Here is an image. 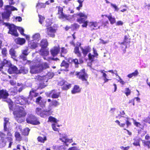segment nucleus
Returning a JSON list of instances; mask_svg holds the SVG:
<instances>
[{
    "label": "nucleus",
    "instance_id": "5",
    "mask_svg": "<svg viewBox=\"0 0 150 150\" xmlns=\"http://www.w3.org/2000/svg\"><path fill=\"white\" fill-rule=\"evenodd\" d=\"M5 10L6 11H5L2 14V17L4 19H6L8 20L9 19V17L11 13V11L17 10V9L13 6L9 5H6L5 6Z\"/></svg>",
    "mask_w": 150,
    "mask_h": 150
},
{
    "label": "nucleus",
    "instance_id": "34",
    "mask_svg": "<svg viewBox=\"0 0 150 150\" xmlns=\"http://www.w3.org/2000/svg\"><path fill=\"white\" fill-rule=\"evenodd\" d=\"M60 125L57 124V123H54L52 125V127L53 129L55 131H59V129L57 127H59Z\"/></svg>",
    "mask_w": 150,
    "mask_h": 150
},
{
    "label": "nucleus",
    "instance_id": "58",
    "mask_svg": "<svg viewBox=\"0 0 150 150\" xmlns=\"http://www.w3.org/2000/svg\"><path fill=\"white\" fill-rule=\"evenodd\" d=\"M46 24H45V25L47 27L51 25L52 24V22L49 19L47 20L46 21Z\"/></svg>",
    "mask_w": 150,
    "mask_h": 150
},
{
    "label": "nucleus",
    "instance_id": "46",
    "mask_svg": "<svg viewBox=\"0 0 150 150\" xmlns=\"http://www.w3.org/2000/svg\"><path fill=\"white\" fill-rule=\"evenodd\" d=\"M115 122L118 125L121 127H124L125 125V123H122L119 120H117L115 121Z\"/></svg>",
    "mask_w": 150,
    "mask_h": 150
},
{
    "label": "nucleus",
    "instance_id": "19",
    "mask_svg": "<svg viewBox=\"0 0 150 150\" xmlns=\"http://www.w3.org/2000/svg\"><path fill=\"white\" fill-rule=\"evenodd\" d=\"M60 50V47L59 46L54 47L51 50V53L53 56H56Z\"/></svg>",
    "mask_w": 150,
    "mask_h": 150
},
{
    "label": "nucleus",
    "instance_id": "15",
    "mask_svg": "<svg viewBox=\"0 0 150 150\" xmlns=\"http://www.w3.org/2000/svg\"><path fill=\"white\" fill-rule=\"evenodd\" d=\"M42 98L41 96L38 97L36 98L35 102L38 104H40L41 107L42 108L45 107L46 101H42Z\"/></svg>",
    "mask_w": 150,
    "mask_h": 150
},
{
    "label": "nucleus",
    "instance_id": "57",
    "mask_svg": "<svg viewBox=\"0 0 150 150\" xmlns=\"http://www.w3.org/2000/svg\"><path fill=\"white\" fill-rule=\"evenodd\" d=\"M100 41L99 42V43L100 44H105L106 43H108L109 42L108 40H105L104 41L102 39H100Z\"/></svg>",
    "mask_w": 150,
    "mask_h": 150
},
{
    "label": "nucleus",
    "instance_id": "17",
    "mask_svg": "<svg viewBox=\"0 0 150 150\" xmlns=\"http://www.w3.org/2000/svg\"><path fill=\"white\" fill-rule=\"evenodd\" d=\"M56 30L52 27L47 28V33L48 35L50 37L53 38L54 37V33Z\"/></svg>",
    "mask_w": 150,
    "mask_h": 150
},
{
    "label": "nucleus",
    "instance_id": "6",
    "mask_svg": "<svg viewBox=\"0 0 150 150\" xmlns=\"http://www.w3.org/2000/svg\"><path fill=\"white\" fill-rule=\"evenodd\" d=\"M59 103L55 100H53L49 103L47 108L46 109V110L45 111L46 114L47 115H51L52 112V110L53 108L57 107L59 105Z\"/></svg>",
    "mask_w": 150,
    "mask_h": 150
},
{
    "label": "nucleus",
    "instance_id": "3",
    "mask_svg": "<svg viewBox=\"0 0 150 150\" xmlns=\"http://www.w3.org/2000/svg\"><path fill=\"white\" fill-rule=\"evenodd\" d=\"M49 67L48 64L46 62L38 64L34 62L33 64L31 66L30 72L33 74L38 73Z\"/></svg>",
    "mask_w": 150,
    "mask_h": 150
},
{
    "label": "nucleus",
    "instance_id": "35",
    "mask_svg": "<svg viewBox=\"0 0 150 150\" xmlns=\"http://www.w3.org/2000/svg\"><path fill=\"white\" fill-rule=\"evenodd\" d=\"M33 40H36L38 41L40 39V35L39 33H36L32 36Z\"/></svg>",
    "mask_w": 150,
    "mask_h": 150
},
{
    "label": "nucleus",
    "instance_id": "64",
    "mask_svg": "<svg viewBox=\"0 0 150 150\" xmlns=\"http://www.w3.org/2000/svg\"><path fill=\"white\" fill-rule=\"evenodd\" d=\"M123 23L121 21H117L116 23L117 25H122L123 24Z\"/></svg>",
    "mask_w": 150,
    "mask_h": 150
},
{
    "label": "nucleus",
    "instance_id": "8",
    "mask_svg": "<svg viewBox=\"0 0 150 150\" xmlns=\"http://www.w3.org/2000/svg\"><path fill=\"white\" fill-rule=\"evenodd\" d=\"M26 120L27 123L33 125H37L40 124L36 117L32 114H28Z\"/></svg>",
    "mask_w": 150,
    "mask_h": 150
},
{
    "label": "nucleus",
    "instance_id": "37",
    "mask_svg": "<svg viewBox=\"0 0 150 150\" xmlns=\"http://www.w3.org/2000/svg\"><path fill=\"white\" fill-rule=\"evenodd\" d=\"M74 52L79 57L81 56V54L79 51V48L78 47H76L74 48Z\"/></svg>",
    "mask_w": 150,
    "mask_h": 150
},
{
    "label": "nucleus",
    "instance_id": "24",
    "mask_svg": "<svg viewBox=\"0 0 150 150\" xmlns=\"http://www.w3.org/2000/svg\"><path fill=\"white\" fill-rule=\"evenodd\" d=\"M15 41L17 44L22 45L25 43V40L23 38H18L15 40Z\"/></svg>",
    "mask_w": 150,
    "mask_h": 150
},
{
    "label": "nucleus",
    "instance_id": "40",
    "mask_svg": "<svg viewBox=\"0 0 150 150\" xmlns=\"http://www.w3.org/2000/svg\"><path fill=\"white\" fill-rule=\"evenodd\" d=\"M35 79L38 80V81H42L44 82H47V81H45L44 77V76H41L39 75H38L37 76H36L35 77Z\"/></svg>",
    "mask_w": 150,
    "mask_h": 150
},
{
    "label": "nucleus",
    "instance_id": "39",
    "mask_svg": "<svg viewBox=\"0 0 150 150\" xmlns=\"http://www.w3.org/2000/svg\"><path fill=\"white\" fill-rule=\"evenodd\" d=\"M61 67H64L65 69L69 67V64L64 61H63L61 64Z\"/></svg>",
    "mask_w": 150,
    "mask_h": 150
},
{
    "label": "nucleus",
    "instance_id": "47",
    "mask_svg": "<svg viewBox=\"0 0 150 150\" xmlns=\"http://www.w3.org/2000/svg\"><path fill=\"white\" fill-rule=\"evenodd\" d=\"M143 143L144 144V145L146 146H147L148 149H149L150 146V141H145V140H143L142 141Z\"/></svg>",
    "mask_w": 150,
    "mask_h": 150
},
{
    "label": "nucleus",
    "instance_id": "60",
    "mask_svg": "<svg viewBox=\"0 0 150 150\" xmlns=\"http://www.w3.org/2000/svg\"><path fill=\"white\" fill-rule=\"evenodd\" d=\"M93 54H94V55L96 57H97L98 55V54L96 50L94 48H93Z\"/></svg>",
    "mask_w": 150,
    "mask_h": 150
},
{
    "label": "nucleus",
    "instance_id": "23",
    "mask_svg": "<svg viewBox=\"0 0 150 150\" xmlns=\"http://www.w3.org/2000/svg\"><path fill=\"white\" fill-rule=\"evenodd\" d=\"M40 54L42 56H47L49 53V51L44 48H41L40 51Z\"/></svg>",
    "mask_w": 150,
    "mask_h": 150
},
{
    "label": "nucleus",
    "instance_id": "14",
    "mask_svg": "<svg viewBox=\"0 0 150 150\" xmlns=\"http://www.w3.org/2000/svg\"><path fill=\"white\" fill-rule=\"evenodd\" d=\"M4 128L5 132H7V134L9 136H11V133L8 132V129L7 127V126H9L10 123L9 122V119L8 118H4Z\"/></svg>",
    "mask_w": 150,
    "mask_h": 150
},
{
    "label": "nucleus",
    "instance_id": "2",
    "mask_svg": "<svg viewBox=\"0 0 150 150\" xmlns=\"http://www.w3.org/2000/svg\"><path fill=\"white\" fill-rule=\"evenodd\" d=\"M36 90L33 89L30 91L28 97H25L23 96H17L14 98L15 103L19 104L21 105L24 104L29 105L30 103V101L33 97L37 96L38 93H36Z\"/></svg>",
    "mask_w": 150,
    "mask_h": 150
},
{
    "label": "nucleus",
    "instance_id": "38",
    "mask_svg": "<svg viewBox=\"0 0 150 150\" xmlns=\"http://www.w3.org/2000/svg\"><path fill=\"white\" fill-rule=\"evenodd\" d=\"M22 54H23L27 56L29 53L28 51V47H25L21 51Z\"/></svg>",
    "mask_w": 150,
    "mask_h": 150
},
{
    "label": "nucleus",
    "instance_id": "7",
    "mask_svg": "<svg viewBox=\"0 0 150 150\" xmlns=\"http://www.w3.org/2000/svg\"><path fill=\"white\" fill-rule=\"evenodd\" d=\"M77 15L79 17L77 18V21L80 23H83L82 25L83 27H86L88 24V22L86 21L87 18V16L82 13H78Z\"/></svg>",
    "mask_w": 150,
    "mask_h": 150
},
{
    "label": "nucleus",
    "instance_id": "61",
    "mask_svg": "<svg viewBox=\"0 0 150 150\" xmlns=\"http://www.w3.org/2000/svg\"><path fill=\"white\" fill-rule=\"evenodd\" d=\"M22 148L23 149L25 150V147L24 146H21V145H18L17 146V148L18 149H21V148Z\"/></svg>",
    "mask_w": 150,
    "mask_h": 150
},
{
    "label": "nucleus",
    "instance_id": "53",
    "mask_svg": "<svg viewBox=\"0 0 150 150\" xmlns=\"http://www.w3.org/2000/svg\"><path fill=\"white\" fill-rule=\"evenodd\" d=\"M99 71L103 74L102 76H103V77L104 78L106 77L107 76V75L104 72H107V71H105L104 70H100Z\"/></svg>",
    "mask_w": 150,
    "mask_h": 150
},
{
    "label": "nucleus",
    "instance_id": "32",
    "mask_svg": "<svg viewBox=\"0 0 150 150\" xmlns=\"http://www.w3.org/2000/svg\"><path fill=\"white\" fill-rule=\"evenodd\" d=\"M106 17H107L110 22V23L113 24L115 22V19L114 18L112 17L111 14L109 16L105 15Z\"/></svg>",
    "mask_w": 150,
    "mask_h": 150
},
{
    "label": "nucleus",
    "instance_id": "49",
    "mask_svg": "<svg viewBox=\"0 0 150 150\" xmlns=\"http://www.w3.org/2000/svg\"><path fill=\"white\" fill-rule=\"evenodd\" d=\"M67 52V51L66 49H65L64 47H62L61 49V57H64V56L63 54H65Z\"/></svg>",
    "mask_w": 150,
    "mask_h": 150
},
{
    "label": "nucleus",
    "instance_id": "42",
    "mask_svg": "<svg viewBox=\"0 0 150 150\" xmlns=\"http://www.w3.org/2000/svg\"><path fill=\"white\" fill-rule=\"evenodd\" d=\"M9 54L12 58H14L16 57L15 51L13 49H11L9 51Z\"/></svg>",
    "mask_w": 150,
    "mask_h": 150
},
{
    "label": "nucleus",
    "instance_id": "16",
    "mask_svg": "<svg viewBox=\"0 0 150 150\" xmlns=\"http://www.w3.org/2000/svg\"><path fill=\"white\" fill-rule=\"evenodd\" d=\"M80 48L84 57H85L88 53L90 52L91 51V48L89 46H85L84 48L80 47Z\"/></svg>",
    "mask_w": 150,
    "mask_h": 150
},
{
    "label": "nucleus",
    "instance_id": "59",
    "mask_svg": "<svg viewBox=\"0 0 150 150\" xmlns=\"http://www.w3.org/2000/svg\"><path fill=\"white\" fill-rule=\"evenodd\" d=\"M132 74L133 76H136L138 75L139 74V72L137 70H136L134 72H133Z\"/></svg>",
    "mask_w": 150,
    "mask_h": 150
},
{
    "label": "nucleus",
    "instance_id": "10",
    "mask_svg": "<svg viewBox=\"0 0 150 150\" xmlns=\"http://www.w3.org/2000/svg\"><path fill=\"white\" fill-rule=\"evenodd\" d=\"M63 8L59 7L58 8V13L59 15V18L60 19H64L69 20L72 18L70 15H67L64 14L63 12Z\"/></svg>",
    "mask_w": 150,
    "mask_h": 150
},
{
    "label": "nucleus",
    "instance_id": "30",
    "mask_svg": "<svg viewBox=\"0 0 150 150\" xmlns=\"http://www.w3.org/2000/svg\"><path fill=\"white\" fill-rule=\"evenodd\" d=\"M29 46L31 49H35L38 47L37 43L34 42L33 41L29 42Z\"/></svg>",
    "mask_w": 150,
    "mask_h": 150
},
{
    "label": "nucleus",
    "instance_id": "43",
    "mask_svg": "<svg viewBox=\"0 0 150 150\" xmlns=\"http://www.w3.org/2000/svg\"><path fill=\"white\" fill-rule=\"evenodd\" d=\"M38 140L39 142L44 143L45 141L47 140L46 137L43 136V137H39L38 138Z\"/></svg>",
    "mask_w": 150,
    "mask_h": 150
},
{
    "label": "nucleus",
    "instance_id": "54",
    "mask_svg": "<svg viewBox=\"0 0 150 150\" xmlns=\"http://www.w3.org/2000/svg\"><path fill=\"white\" fill-rule=\"evenodd\" d=\"M144 122H147L150 124V113L149 116L145 118L144 120Z\"/></svg>",
    "mask_w": 150,
    "mask_h": 150
},
{
    "label": "nucleus",
    "instance_id": "63",
    "mask_svg": "<svg viewBox=\"0 0 150 150\" xmlns=\"http://www.w3.org/2000/svg\"><path fill=\"white\" fill-rule=\"evenodd\" d=\"M10 83L11 85L13 86L15 85L16 84V82L13 80H11L10 81Z\"/></svg>",
    "mask_w": 150,
    "mask_h": 150
},
{
    "label": "nucleus",
    "instance_id": "45",
    "mask_svg": "<svg viewBox=\"0 0 150 150\" xmlns=\"http://www.w3.org/2000/svg\"><path fill=\"white\" fill-rule=\"evenodd\" d=\"M98 23L96 22H90L88 23V25L91 27H96L98 26Z\"/></svg>",
    "mask_w": 150,
    "mask_h": 150
},
{
    "label": "nucleus",
    "instance_id": "56",
    "mask_svg": "<svg viewBox=\"0 0 150 150\" xmlns=\"http://www.w3.org/2000/svg\"><path fill=\"white\" fill-rule=\"evenodd\" d=\"M39 22L40 23L42 24L43 22L44 21L45 18L39 15Z\"/></svg>",
    "mask_w": 150,
    "mask_h": 150
},
{
    "label": "nucleus",
    "instance_id": "4",
    "mask_svg": "<svg viewBox=\"0 0 150 150\" xmlns=\"http://www.w3.org/2000/svg\"><path fill=\"white\" fill-rule=\"evenodd\" d=\"M7 25L8 27L9 30L8 32L9 33L11 34L16 36H18V34L17 31V29L18 30L21 34L23 35H25L24 33V29L22 27H16L13 24H10L7 23Z\"/></svg>",
    "mask_w": 150,
    "mask_h": 150
},
{
    "label": "nucleus",
    "instance_id": "28",
    "mask_svg": "<svg viewBox=\"0 0 150 150\" xmlns=\"http://www.w3.org/2000/svg\"><path fill=\"white\" fill-rule=\"evenodd\" d=\"M69 62L71 63H74L76 67H78V64L79 62L78 60L76 59H72V58L70 59L69 60Z\"/></svg>",
    "mask_w": 150,
    "mask_h": 150
},
{
    "label": "nucleus",
    "instance_id": "13",
    "mask_svg": "<svg viewBox=\"0 0 150 150\" xmlns=\"http://www.w3.org/2000/svg\"><path fill=\"white\" fill-rule=\"evenodd\" d=\"M58 84L59 86H63V88L65 90L68 89L71 87V85L69 84L64 80L59 81Z\"/></svg>",
    "mask_w": 150,
    "mask_h": 150
},
{
    "label": "nucleus",
    "instance_id": "9",
    "mask_svg": "<svg viewBox=\"0 0 150 150\" xmlns=\"http://www.w3.org/2000/svg\"><path fill=\"white\" fill-rule=\"evenodd\" d=\"M75 74L78 76L79 79L82 81H87L88 76L87 74L85 72V69L81 70L79 72H76Z\"/></svg>",
    "mask_w": 150,
    "mask_h": 150
},
{
    "label": "nucleus",
    "instance_id": "1",
    "mask_svg": "<svg viewBox=\"0 0 150 150\" xmlns=\"http://www.w3.org/2000/svg\"><path fill=\"white\" fill-rule=\"evenodd\" d=\"M9 108L10 110L14 111L13 114L15 117L16 120L19 123H21L24 121L25 119L24 117L26 115V113L23 108L19 106H16V109L18 110H15L14 108V105H13V102L10 100H8Z\"/></svg>",
    "mask_w": 150,
    "mask_h": 150
},
{
    "label": "nucleus",
    "instance_id": "52",
    "mask_svg": "<svg viewBox=\"0 0 150 150\" xmlns=\"http://www.w3.org/2000/svg\"><path fill=\"white\" fill-rule=\"evenodd\" d=\"M95 56L94 55H93L91 54V53H90L88 55V57L90 60L91 61H93L94 59V57Z\"/></svg>",
    "mask_w": 150,
    "mask_h": 150
},
{
    "label": "nucleus",
    "instance_id": "21",
    "mask_svg": "<svg viewBox=\"0 0 150 150\" xmlns=\"http://www.w3.org/2000/svg\"><path fill=\"white\" fill-rule=\"evenodd\" d=\"M8 72L10 74L12 73H19V70L18 68L15 66H13L11 67H9L8 70Z\"/></svg>",
    "mask_w": 150,
    "mask_h": 150
},
{
    "label": "nucleus",
    "instance_id": "48",
    "mask_svg": "<svg viewBox=\"0 0 150 150\" xmlns=\"http://www.w3.org/2000/svg\"><path fill=\"white\" fill-rule=\"evenodd\" d=\"M2 53L3 56V57H4V59H5V57L6 56V54H7V51L6 49L5 48L3 49L2 50Z\"/></svg>",
    "mask_w": 150,
    "mask_h": 150
},
{
    "label": "nucleus",
    "instance_id": "31",
    "mask_svg": "<svg viewBox=\"0 0 150 150\" xmlns=\"http://www.w3.org/2000/svg\"><path fill=\"white\" fill-rule=\"evenodd\" d=\"M19 73H22L23 74H27L28 72V69L27 68L24 67H21L19 70Z\"/></svg>",
    "mask_w": 150,
    "mask_h": 150
},
{
    "label": "nucleus",
    "instance_id": "29",
    "mask_svg": "<svg viewBox=\"0 0 150 150\" xmlns=\"http://www.w3.org/2000/svg\"><path fill=\"white\" fill-rule=\"evenodd\" d=\"M121 119H123L125 120L127 127L131 125V123L130 122L131 119L127 117H122Z\"/></svg>",
    "mask_w": 150,
    "mask_h": 150
},
{
    "label": "nucleus",
    "instance_id": "25",
    "mask_svg": "<svg viewBox=\"0 0 150 150\" xmlns=\"http://www.w3.org/2000/svg\"><path fill=\"white\" fill-rule=\"evenodd\" d=\"M40 46L42 48L46 47L48 45V42L46 39L42 40L40 44Z\"/></svg>",
    "mask_w": 150,
    "mask_h": 150
},
{
    "label": "nucleus",
    "instance_id": "11",
    "mask_svg": "<svg viewBox=\"0 0 150 150\" xmlns=\"http://www.w3.org/2000/svg\"><path fill=\"white\" fill-rule=\"evenodd\" d=\"M11 65V63L10 61L4 59L2 62L0 60V71L1 70L3 67H9Z\"/></svg>",
    "mask_w": 150,
    "mask_h": 150
},
{
    "label": "nucleus",
    "instance_id": "36",
    "mask_svg": "<svg viewBox=\"0 0 150 150\" xmlns=\"http://www.w3.org/2000/svg\"><path fill=\"white\" fill-rule=\"evenodd\" d=\"M15 136L16 137V140L20 141L22 140V137L20 134L17 132H16L15 133Z\"/></svg>",
    "mask_w": 150,
    "mask_h": 150
},
{
    "label": "nucleus",
    "instance_id": "62",
    "mask_svg": "<svg viewBox=\"0 0 150 150\" xmlns=\"http://www.w3.org/2000/svg\"><path fill=\"white\" fill-rule=\"evenodd\" d=\"M133 144L135 146H140L139 141L137 140L133 143Z\"/></svg>",
    "mask_w": 150,
    "mask_h": 150
},
{
    "label": "nucleus",
    "instance_id": "41",
    "mask_svg": "<svg viewBox=\"0 0 150 150\" xmlns=\"http://www.w3.org/2000/svg\"><path fill=\"white\" fill-rule=\"evenodd\" d=\"M48 120L51 122H54L55 123H56L59 121L57 119L52 116H50L49 117Z\"/></svg>",
    "mask_w": 150,
    "mask_h": 150
},
{
    "label": "nucleus",
    "instance_id": "50",
    "mask_svg": "<svg viewBox=\"0 0 150 150\" xmlns=\"http://www.w3.org/2000/svg\"><path fill=\"white\" fill-rule=\"evenodd\" d=\"M131 120H132L133 121V122L134 125L136 126L137 127H140V126L141 125V124L139 122H138L134 120L133 118L131 119Z\"/></svg>",
    "mask_w": 150,
    "mask_h": 150
},
{
    "label": "nucleus",
    "instance_id": "22",
    "mask_svg": "<svg viewBox=\"0 0 150 150\" xmlns=\"http://www.w3.org/2000/svg\"><path fill=\"white\" fill-rule=\"evenodd\" d=\"M8 96V93L6 90L0 91V97L4 99L6 98Z\"/></svg>",
    "mask_w": 150,
    "mask_h": 150
},
{
    "label": "nucleus",
    "instance_id": "20",
    "mask_svg": "<svg viewBox=\"0 0 150 150\" xmlns=\"http://www.w3.org/2000/svg\"><path fill=\"white\" fill-rule=\"evenodd\" d=\"M46 110V109L44 110L43 111H42L41 108H37L36 110V112L37 114L39 115H40L41 117H45V116H48L46 114H45V111Z\"/></svg>",
    "mask_w": 150,
    "mask_h": 150
},
{
    "label": "nucleus",
    "instance_id": "55",
    "mask_svg": "<svg viewBox=\"0 0 150 150\" xmlns=\"http://www.w3.org/2000/svg\"><path fill=\"white\" fill-rule=\"evenodd\" d=\"M130 93L131 91L129 88H127L125 89V94L127 96H128V95H130Z\"/></svg>",
    "mask_w": 150,
    "mask_h": 150
},
{
    "label": "nucleus",
    "instance_id": "33",
    "mask_svg": "<svg viewBox=\"0 0 150 150\" xmlns=\"http://www.w3.org/2000/svg\"><path fill=\"white\" fill-rule=\"evenodd\" d=\"M80 89L79 86L76 85L74 86L73 89L71 91V92L73 94H75L80 92Z\"/></svg>",
    "mask_w": 150,
    "mask_h": 150
},
{
    "label": "nucleus",
    "instance_id": "44",
    "mask_svg": "<svg viewBox=\"0 0 150 150\" xmlns=\"http://www.w3.org/2000/svg\"><path fill=\"white\" fill-rule=\"evenodd\" d=\"M30 130V129L28 128H25L22 132V134L24 135H28Z\"/></svg>",
    "mask_w": 150,
    "mask_h": 150
},
{
    "label": "nucleus",
    "instance_id": "26",
    "mask_svg": "<svg viewBox=\"0 0 150 150\" xmlns=\"http://www.w3.org/2000/svg\"><path fill=\"white\" fill-rule=\"evenodd\" d=\"M53 76L54 74L53 73L51 72H48L46 76H44L45 81H47L48 79L52 78L53 77Z\"/></svg>",
    "mask_w": 150,
    "mask_h": 150
},
{
    "label": "nucleus",
    "instance_id": "18",
    "mask_svg": "<svg viewBox=\"0 0 150 150\" xmlns=\"http://www.w3.org/2000/svg\"><path fill=\"white\" fill-rule=\"evenodd\" d=\"M60 139L62 142H64L65 144L67 146L68 145V144H67V143H71L73 142L72 139H69L65 135L63 136L62 138H60Z\"/></svg>",
    "mask_w": 150,
    "mask_h": 150
},
{
    "label": "nucleus",
    "instance_id": "27",
    "mask_svg": "<svg viewBox=\"0 0 150 150\" xmlns=\"http://www.w3.org/2000/svg\"><path fill=\"white\" fill-rule=\"evenodd\" d=\"M50 94L52 98H57L59 97V93L58 92H56L54 90H53L50 93Z\"/></svg>",
    "mask_w": 150,
    "mask_h": 150
},
{
    "label": "nucleus",
    "instance_id": "51",
    "mask_svg": "<svg viewBox=\"0 0 150 150\" xmlns=\"http://www.w3.org/2000/svg\"><path fill=\"white\" fill-rule=\"evenodd\" d=\"M110 4L111 6L114 8L115 11H117L119 10V8H118L116 4H114L112 3H110Z\"/></svg>",
    "mask_w": 150,
    "mask_h": 150
},
{
    "label": "nucleus",
    "instance_id": "12",
    "mask_svg": "<svg viewBox=\"0 0 150 150\" xmlns=\"http://www.w3.org/2000/svg\"><path fill=\"white\" fill-rule=\"evenodd\" d=\"M27 56L23 54H22L19 57L20 59L24 61L23 64H30V67L33 64L34 62H31L30 60H27Z\"/></svg>",
    "mask_w": 150,
    "mask_h": 150
}]
</instances>
